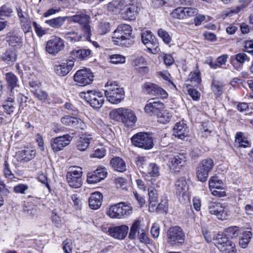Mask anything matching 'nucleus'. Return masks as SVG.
I'll return each mask as SVG.
<instances>
[{
  "label": "nucleus",
  "instance_id": "nucleus-10",
  "mask_svg": "<svg viewBox=\"0 0 253 253\" xmlns=\"http://www.w3.org/2000/svg\"><path fill=\"white\" fill-rule=\"evenodd\" d=\"M214 166L213 160L207 158L202 160L198 165L196 169L197 177L199 180L202 182L207 181L209 172Z\"/></svg>",
  "mask_w": 253,
  "mask_h": 253
},
{
  "label": "nucleus",
  "instance_id": "nucleus-7",
  "mask_svg": "<svg viewBox=\"0 0 253 253\" xmlns=\"http://www.w3.org/2000/svg\"><path fill=\"white\" fill-rule=\"evenodd\" d=\"M214 245L222 253H236L235 245L222 234L218 233L213 238Z\"/></svg>",
  "mask_w": 253,
  "mask_h": 253
},
{
  "label": "nucleus",
  "instance_id": "nucleus-64",
  "mask_svg": "<svg viewBox=\"0 0 253 253\" xmlns=\"http://www.w3.org/2000/svg\"><path fill=\"white\" fill-rule=\"evenodd\" d=\"M28 188V186L26 184H20L14 186L13 190L16 193H24L25 191Z\"/></svg>",
  "mask_w": 253,
  "mask_h": 253
},
{
  "label": "nucleus",
  "instance_id": "nucleus-22",
  "mask_svg": "<svg viewBox=\"0 0 253 253\" xmlns=\"http://www.w3.org/2000/svg\"><path fill=\"white\" fill-rule=\"evenodd\" d=\"M103 195L99 192H95L91 193L88 199V205L91 209L97 210L102 205Z\"/></svg>",
  "mask_w": 253,
  "mask_h": 253
},
{
  "label": "nucleus",
  "instance_id": "nucleus-11",
  "mask_svg": "<svg viewBox=\"0 0 253 253\" xmlns=\"http://www.w3.org/2000/svg\"><path fill=\"white\" fill-rule=\"evenodd\" d=\"M65 48V41L60 37L54 36L46 42L45 50L50 54L55 56Z\"/></svg>",
  "mask_w": 253,
  "mask_h": 253
},
{
  "label": "nucleus",
  "instance_id": "nucleus-27",
  "mask_svg": "<svg viewBox=\"0 0 253 253\" xmlns=\"http://www.w3.org/2000/svg\"><path fill=\"white\" fill-rule=\"evenodd\" d=\"M111 167L119 172H124L126 170V165L124 160L119 157H115L111 159L110 162Z\"/></svg>",
  "mask_w": 253,
  "mask_h": 253
},
{
  "label": "nucleus",
  "instance_id": "nucleus-49",
  "mask_svg": "<svg viewBox=\"0 0 253 253\" xmlns=\"http://www.w3.org/2000/svg\"><path fill=\"white\" fill-rule=\"evenodd\" d=\"M97 91L95 90H87L86 92L82 93V96L84 94V97L87 102L89 103L92 100L98 95Z\"/></svg>",
  "mask_w": 253,
  "mask_h": 253
},
{
  "label": "nucleus",
  "instance_id": "nucleus-19",
  "mask_svg": "<svg viewBox=\"0 0 253 253\" xmlns=\"http://www.w3.org/2000/svg\"><path fill=\"white\" fill-rule=\"evenodd\" d=\"M143 90L148 94L161 96L163 98H167L168 96L167 92L164 89L151 83H145L143 85Z\"/></svg>",
  "mask_w": 253,
  "mask_h": 253
},
{
  "label": "nucleus",
  "instance_id": "nucleus-38",
  "mask_svg": "<svg viewBox=\"0 0 253 253\" xmlns=\"http://www.w3.org/2000/svg\"><path fill=\"white\" fill-rule=\"evenodd\" d=\"M209 186L210 190L211 189H221V188H222V182L218 179L217 176H212L209 181Z\"/></svg>",
  "mask_w": 253,
  "mask_h": 253
},
{
  "label": "nucleus",
  "instance_id": "nucleus-36",
  "mask_svg": "<svg viewBox=\"0 0 253 253\" xmlns=\"http://www.w3.org/2000/svg\"><path fill=\"white\" fill-rule=\"evenodd\" d=\"M148 195L149 205L152 207H155L158 202V195L156 189L150 188L148 189Z\"/></svg>",
  "mask_w": 253,
  "mask_h": 253
},
{
  "label": "nucleus",
  "instance_id": "nucleus-2",
  "mask_svg": "<svg viewBox=\"0 0 253 253\" xmlns=\"http://www.w3.org/2000/svg\"><path fill=\"white\" fill-rule=\"evenodd\" d=\"M110 117L118 122H122L128 127L133 126L137 120L133 112L130 109L119 108L113 110L110 113Z\"/></svg>",
  "mask_w": 253,
  "mask_h": 253
},
{
  "label": "nucleus",
  "instance_id": "nucleus-18",
  "mask_svg": "<svg viewBox=\"0 0 253 253\" xmlns=\"http://www.w3.org/2000/svg\"><path fill=\"white\" fill-rule=\"evenodd\" d=\"M164 108V104L159 101H155L154 99L148 101L144 107L145 112L150 116L158 115Z\"/></svg>",
  "mask_w": 253,
  "mask_h": 253
},
{
  "label": "nucleus",
  "instance_id": "nucleus-60",
  "mask_svg": "<svg viewBox=\"0 0 253 253\" xmlns=\"http://www.w3.org/2000/svg\"><path fill=\"white\" fill-rule=\"evenodd\" d=\"M236 60L240 64H243L246 61H249V58L245 53H239L235 55Z\"/></svg>",
  "mask_w": 253,
  "mask_h": 253
},
{
  "label": "nucleus",
  "instance_id": "nucleus-30",
  "mask_svg": "<svg viewBox=\"0 0 253 253\" xmlns=\"http://www.w3.org/2000/svg\"><path fill=\"white\" fill-rule=\"evenodd\" d=\"M62 36L66 41L71 43L78 42L82 39V35L74 30L63 32L62 33Z\"/></svg>",
  "mask_w": 253,
  "mask_h": 253
},
{
  "label": "nucleus",
  "instance_id": "nucleus-52",
  "mask_svg": "<svg viewBox=\"0 0 253 253\" xmlns=\"http://www.w3.org/2000/svg\"><path fill=\"white\" fill-rule=\"evenodd\" d=\"M21 27L25 33L32 31L31 21L30 18L20 21Z\"/></svg>",
  "mask_w": 253,
  "mask_h": 253
},
{
  "label": "nucleus",
  "instance_id": "nucleus-1",
  "mask_svg": "<svg viewBox=\"0 0 253 253\" xmlns=\"http://www.w3.org/2000/svg\"><path fill=\"white\" fill-rule=\"evenodd\" d=\"M132 28L128 24L119 25L113 32L112 41L117 45L129 47L134 43Z\"/></svg>",
  "mask_w": 253,
  "mask_h": 253
},
{
  "label": "nucleus",
  "instance_id": "nucleus-21",
  "mask_svg": "<svg viewBox=\"0 0 253 253\" xmlns=\"http://www.w3.org/2000/svg\"><path fill=\"white\" fill-rule=\"evenodd\" d=\"M128 231V227L125 225L110 227L108 229V232L112 237L119 240L125 238Z\"/></svg>",
  "mask_w": 253,
  "mask_h": 253
},
{
  "label": "nucleus",
  "instance_id": "nucleus-14",
  "mask_svg": "<svg viewBox=\"0 0 253 253\" xmlns=\"http://www.w3.org/2000/svg\"><path fill=\"white\" fill-rule=\"evenodd\" d=\"M82 169L80 167L73 168L67 172V182L70 187L78 188L82 186Z\"/></svg>",
  "mask_w": 253,
  "mask_h": 253
},
{
  "label": "nucleus",
  "instance_id": "nucleus-9",
  "mask_svg": "<svg viewBox=\"0 0 253 253\" xmlns=\"http://www.w3.org/2000/svg\"><path fill=\"white\" fill-rule=\"evenodd\" d=\"M131 140L133 145L144 149H150L154 145L152 137L146 132L137 133L131 137Z\"/></svg>",
  "mask_w": 253,
  "mask_h": 253
},
{
  "label": "nucleus",
  "instance_id": "nucleus-47",
  "mask_svg": "<svg viewBox=\"0 0 253 253\" xmlns=\"http://www.w3.org/2000/svg\"><path fill=\"white\" fill-rule=\"evenodd\" d=\"M157 116H158V122L162 124L169 122L172 117L171 114L167 111H164L162 113L161 112V113Z\"/></svg>",
  "mask_w": 253,
  "mask_h": 253
},
{
  "label": "nucleus",
  "instance_id": "nucleus-54",
  "mask_svg": "<svg viewBox=\"0 0 253 253\" xmlns=\"http://www.w3.org/2000/svg\"><path fill=\"white\" fill-rule=\"evenodd\" d=\"M158 36L163 39V41L167 44L171 42V38L169 33L165 30L160 29L158 31Z\"/></svg>",
  "mask_w": 253,
  "mask_h": 253
},
{
  "label": "nucleus",
  "instance_id": "nucleus-58",
  "mask_svg": "<svg viewBox=\"0 0 253 253\" xmlns=\"http://www.w3.org/2000/svg\"><path fill=\"white\" fill-rule=\"evenodd\" d=\"M3 172L6 177L9 179H12L14 177V175L10 169L9 165L6 161H4L3 164Z\"/></svg>",
  "mask_w": 253,
  "mask_h": 253
},
{
  "label": "nucleus",
  "instance_id": "nucleus-34",
  "mask_svg": "<svg viewBox=\"0 0 253 253\" xmlns=\"http://www.w3.org/2000/svg\"><path fill=\"white\" fill-rule=\"evenodd\" d=\"M141 41L148 49H151L153 44V37L152 33L149 31H145L141 33Z\"/></svg>",
  "mask_w": 253,
  "mask_h": 253
},
{
  "label": "nucleus",
  "instance_id": "nucleus-61",
  "mask_svg": "<svg viewBox=\"0 0 253 253\" xmlns=\"http://www.w3.org/2000/svg\"><path fill=\"white\" fill-rule=\"evenodd\" d=\"M185 18L191 17L196 16L198 13L197 9L193 7H185Z\"/></svg>",
  "mask_w": 253,
  "mask_h": 253
},
{
  "label": "nucleus",
  "instance_id": "nucleus-50",
  "mask_svg": "<svg viewBox=\"0 0 253 253\" xmlns=\"http://www.w3.org/2000/svg\"><path fill=\"white\" fill-rule=\"evenodd\" d=\"M23 210L25 213L32 216L35 215L37 213V211L35 207L29 203H27L25 205Z\"/></svg>",
  "mask_w": 253,
  "mask_h": 253
},
{
  "label": "nucleus",
  "instance_id": "nucleus-23",
  "mask_svg": "<svg viewBox=\"0 0 253 253\" xmlns=\"http://www.w3.org/2000/svg\"><path fill=\"white\" fill-rule=\"evenodd\" d=\"M61 122L65 125L76 128H81V129H83L85 126L81 119L69 116H66L62 118Z\"/></svg>",
  "mask_w": 253,
  "mask_h": 253
},
{
  "label": "nucleus",
  "instance_id": "nucleus-13",
  "mask_svg": "<svg viewBox=\"0 0 253 253\" xmlns=\"http://www.w3.org/2000/svg\"><path fill=\"white\" fill-rule=\"evenodd\" d=\"M122 15L125 20L135 19L139 11L137 3L133 0H125Z\"/></svg>",
  "mask_w": 253,
  "mask_h": 253
},
{
  "label": "nucleus",
  "instance_id": "nucleus-25",
  "mask_svg": "<svg viewBox=\"0 0 253 253\" xmlns=\"http://www.w3.org/2000/svg\"><path fill=\"white\" fill-rule=\"evenodd\" d=\"M74 66L73 60H68L66 62H63L59 65H57L55 70L57 74L61 76L66 75Z\"/></svg>",
  "mask_w": 253,
  "mask_h": 253
},
{
  "label": "nucleus",
  "instance_id": "nucleus-57",
  "mask_svg": "<svg viewBox=\"0 0 253 253\" xmlns=\"http://www.w3.org/2000/svg\"><path fill=\"white\" fill-rule=\"evenodd\" d=\"M33 25L35 28V32L38 37H41L47 33L46 30L43 29L41 25L37 24L36 22H33Z\"/></svg>",
  "mask_w": 253,
  "mask_h": 253
},
{
  "label": "nucleus",
  "instance_id": "nucleus-12",
  "mask_svg": "<svg viewBox=\"0 0 253 253\" xmlns=\"http://www.w3.org/2000/svg\"><path fill=\"white\" fill-rule=\"evenodd\" d=\"M94 76L90 70L87 68L77 71L74 76L75 82L79 86L90 84L93 81Z\"/></svg>",
  "mask_w": 253,
  "mask_h": 253
},
{
  "label": "nucleus",
  "instance_id": "nucleus-35",
  "mask_svg": "<svg viewBox=\"0 0 253 253\" xmlns=\"http://www.w3.org/2000/svg\"><path fill=\"white\" fill-rule=\"evenodd\" d=\"M15 103L13 101V99L11 97H9L4 102L3 104V108L4 112L8 115L11 114L15 110Z\"/></svg>",
  "mask_w": 253,
  "mask_h": 253
},
{
  "label": "nucleus",
  "instance_id": "nucleus-16",
  "mask_svg": "<svg viewBox=\"0 0 253 253\" xmlns=\"http://www.w3.org/2000/svg\"><path fill=\"white\" fill-rule=\"evenodd\" d=\"M186 161V154L184 152L179 153L169 159V167L170 169L175 171H179L180 169L185 165Z\"/></svg>",
  "mask_w": 253,
  "mask_h": 253
},
{
  "label": "nucleus",
  "instance_id": "nucleus-24",
  "mask_svg": "<svg viewBox=\"0 0 253 253\" xmlns=\"http://www.w3.org/2000/svg\"><path fill=\"white\" fill-rule=\"evenodd\" d=\"M175 188L177 196H183L188 190V185L185 177L179 178L175 182Z\"/></svg>",
  "mask_w": 253,
  "mask_h": 253
},
{
  "label": "nucleus",
  "instance_id": "nucleus-42",
  "mask_svg": "<svg viewBox=\"0 0 253 253\" xmlns=\"http://www.w3.org/2000/svg\"><path fill=\"white\" fill-rule=\"evenodd\" d=\"M140 222L139 220H135L130 229L129 233V238L130 239H134L136 236V234L140 231Z\"/></svg>",
  "mask_w": 253,
  "mask_h": 253
},
{
  "label": "nucleus",
  "instance_id": "nucleus-31",
  "mask_svg": "<svg viewBox=\"0 0 253 253\" xmlns=\"http://www.w3.org/2000/svg\"><path fill=\"white\" fill-rule=\"evenodd\" d=\"M125 0H113L108 4V9L109 11L115 13L123 12Z\"/></svg>",
  "mask_w": 253,
  "mask_h": 253
},
{
  "label": "nucleus",
  "instance_id": "nucleus-62",
  "mask_svg": "<svg viewBox=\"0 0 253 253\" xmlns=\"http://www.w3.org/2000/svg\"><path fill=\"white\" fill-rule=\"evenodd\" d=\"M72 249V244L70 240L66 239L63 242V250L64 253H71Z\"/></svg>",
  "mask_w": 253,
  "mask_h": 253
},
{
  "label": "nucleus",
  "instance_id": "nucleus-39",
  "mask_svg": "<svg viewBox=\"0 0 253 253\" xmlns=\"http://www.w3.org/2000/svg\"><path fill=\"white\" fill-rule=\"evenodd\" d=\"M223 84L217 81L213 80L211 84V90L215 95L219 96L223 93Z\"/></svg>",
  "mask_w": 253,
  "mask_h": 253
},
{
  "label": "nucleus",
  "instance_id": "nucleus-53",
  "mask_svg": "<svg viewBox=\"0 0 253 253\" xmlns=\"http://www.w3.org/2000/svg\"><path fill=\"white\" fill-rule=\"evenodd\" d=\"M171 15L174 18L182 19L185 18L184 8L179 7L175 9L172 12Z\"/></svg>",
  "mask_w": 253,
  "mask_h": 253
},
{
  "label": "nucleus",
  "instance_id": "nucleus-63",
  "mask_svg": "<svg viewBox=\"0 0 253 253\" xmlns=\"http://www.w3.org/2000/svg\"><path fill=\"white\" fill-rule=\"evenodd\" d=\"M138 237L141 242L145 244L149 243V239L143 229H141L140 231L138 232Z\"/></svg>",
  "mask_w": 253,
  "mask_h": 253
},
{
  "label": "nucleus",
  "instance_id": "nucleus-48",
  "mask_svg": "<svg viewBox=\"0 0 253 253\" xmlns=\"http://www.w3.org/2000/svg\"><path fill=\"white\" fill-rule=\"evenodd\" d=\"M148 174L153 177H157L160 174L159 168L154 163H150L148 168Z\"/></svg>",
  "mask_w": 253,
  "mask_h": 253
},
{
  "label": "nucleus",
  "instance_id": "nucleus-15",
  "mask_svg": "<svg viewBox=\"0 0 253 253\" xmlns=\"http://www.w3.org/2000/svg\"><path fill=\"white\" fill-rule=\"evenodd\" d=\"M72 138L73 137L69 134H65L52 138L50 143L52 150L55 152L62 150L65 147L70 144Z\"/></svg>",
  "mask_w": 253,
  "mask_h": 253
},
{
  "label": "nucleus",
  "instance_id": "nucleus-55",
  "mask_svg": "<svg viewBox=\"0 0 253 253\" xmlns=\"http://www.w3.org/2000/svg\"><path fill=\"white\" fill-rule=\"evenodd\" d=\"M110 62L117 64L125 62V57L120 54H114L110 56Z\"/></svg>",
  "mask_w": 253,
  "mask_h": 253
},
{
  "label": "nucleus",
  "instance_id": "nucleus-51",
  "mask_svg": "<svg viewBox=\"0 0 253 253\" xmlns=\"http://www.w3.org/2000/svg\"><path fill=\"white\" fill-rule=\"evenodd\" d=\"M33 93L36 98L41 101H44L47 98V93L45 91L41 89L40 88H38L37 90H33Z\"/></svg>",
  "mask_w": 253,
  "mask_h": 253
},
{
  "label": "nucleus",
  "instance_id": "nucleus-4",
  "mask_svg": "<svg viewBox=\"0 0 253 253\" xmlns=\"http://www.w3.org/2000/svg\"><path fill=\"white\" fill-rule=\"evenodd\" d=\"M105 95L107 100L112 104H118L121 102L125 96L123 88L120 87L114 82L109 84L108 82L105 85Z\"/></svg>",
  "mask_w": 253,
  "mask_h": 253
},
{
  "label": "nucleus",
  "instance_id": "nucleus-40",
  "mask_svg": "<svg viewBox=\"0 0 253 253\" xmlns=\"http://www.w3.org/2000/svg\"><path fill=\"white\" fill-rule=\"evenodd\" d=\"M104 103V99L101 92H98V95L89 104L94 109H99Z\"/></svg>",
  "mask_w": 253,
  "mask_h": 253
},
{
  "label": "nucleus",
  "instance_id": "nucleus-43",
  "mask_svg": "<svg viewBox=\"0 0 253 253\" xmlns=\"http://www.w3.org/2000/svg\"><path fill=\"white\" fill-rule=\"evenodd\" d=\"M13 10L12 8L6 5H3L0 7V19H5L4 18L10 17Z\"/></svg>",
  "mask_w": 253,
  "mask_h": 253
},
{
  "label": "nucleus",
  "instance_id": "nucleus-26",
  "mask_svg": "<svg viewBox=\"0 0 253 253\" xmlns=\"http://www.w3.org/2000/svg\"><path fill=\"white\" fill-rule=\"evenodd\" d=\"M91 53L89 49H78L71 51L70 57L71 60H73L74 62L76 60L82 61L84 60Z\"/></svg>",
  "mask_w": 253,
  "mask_h": 253
},
{
  "label": "nucleus",
  "instance_id": "nucleus-28",
  "mask_svg": "<svg viewBox=\"0 0 253 253\" xmlns=\"http://www.w3.org/2000/svg\"><path fill=\"white\" fill-rule=\"evenodd\" d=\"M1 59L8 64H13L17 59L15 49L12 48L7 49L1 55Z\"/></svg>",
  "mask_w": 253,
  "mask_h": 253
},
{
  "label": "nucleus",
  "instance_id": "nucleus-5",
  "mask_svg": "<svg viewBox=\"0 0 253 253\" xmlns=\"http://www.w3.org/2000/svg\"><path fill=\"white\" fill-rule=\"evenodd\" d=\"M132 213V208L124 202L112 205L107 212V215L113 218H124Z\"/></svg>",
  "mask_w": 253,
  "mask_h": 253
},
{
  "label": "nucleus",
  "instance_id": "nucleus-8",
  "mask_svg": "<svg viewBox=\"0 0 253 253\" xmlns=\"http://www.w3.org/2000/svg\"><path fill=\"white\" fill-rule=\"evenodd\" d=\"M185 238V233L179 226L171 227L167 232V242L172 246L182 245L184 242Z\"/></svg>",
  "mask_w": 253,
  "mask_h": 253
},
{
  "label": "nucleus",
  "instance_id": "nucleus-37",
  "mask_svg": "<svg viewBox=\"0 0 253 253\" xmlns=\"http://www.w3.org/2000/svg\"><path fill=\"white\" fill-rule=\"evenodd\" d=\"M236 142L239 144V147L244 148L249 147L251 145L250 142L243 136V133L241 132H238L236 134Z\"/></svg>",
  "mask_w": 253,
  "mask_h": 253
},
{
  "label": "nucleus",
  "instance_id": "nucleus-6",
  "mask_svg": "<svg viewBox=\"0 0 253 253\" xmlns=\"http://www.w3.org/2000/svg\"><path fill=\"white\" fill-rule=\"evenodd\" d=\"M207 210L210 214L215 215L220 220H225L229 215V211L225 203L211 201L208 204Z\"/></svg>",
  "mask_w": 253,
  "mask_h": 253
},
{
  "label": "nucleus",
  "instance_id": "nucleus-45",
  "mask_svg": "<svg viewBox=\"0 0 253 253\" xmlns=\"http://www.w3.org/2000/svg\"><path fill=\"white\" fill-rule=\"evenodd\" d=\"M7 41L9 44L13 47L19 46L22 43L21 38L16 35H9L7 37Z\"/></svg>",
  "mask_w": 253,
  "mask_h": 253
},
{
  "label": "nucleus",
  "instance_id": "nucleus-44",
  "mask_svg": "<svg viewBox=\"0 0 253 253\" xmlns=\"http://www.w3.org/2000/svg\"><path fill=\"white\" fill-rule=\"evenodd\" d=\"M5 79L9 86L11 87V89L17 86L18 79L13 73H6L5 75Z\"/></svg>",
  "mask_w": 253,
  "mask_h": 253
},
{
  "label": "nucleus",
  "instance_id": "nucleus-33",
  "mask_svg": "<svg viewBox=\"0 0 253 253\" xmlns=\"http://www.w3.org/2000/svg\"><path fill=\"white\" fill-rule=\"evenodd\" d=\"M92 140L90 135H82L77 143V149L81 151H85L88 147Z\"/></svg>",
  "mask_w": 253,
  "mask_h": 253
},
{
  "label": "nucleus",
  "instance_id": "nucleus-41",
  "mask_svg": "<svg viewBox=\"0 0 253 253\" xmlns=\"http://www.w3.org/2000/svg\"><path fill=\"white\" fill-rule=\"evenodd\" d=\"M239 230L237 226H231L228 227L224 230V236H227L229 238H235L239 235Z\"/></svg>",
  "mask_w": 253,
  "mask_h": 253
},
{
  "label": "nucleus",
  "instance_id": "nucleus-29",
  "mask_svg": "<svg viewBox=\"0 0 253 253\" xmlns=\"http://www.w3.org/2000/svg\"><path fill=\"white\" fill-rule=\"evenodd\" d=\"M66 20H67V16H59L47 20L45 21V23L51 28L59 29L62 27Z\"/></svg>",
  "mask_w": 253,
  "mask_h": 253
},
{
  "label": "nucleus",
  "instance_id": "nucleus-20",
  "mask_svg": "<svg viewBox=\"0 0 253 253\" xmlns=\"http://www.w3.org/2000/svg\"><path fill=\"white\" fill-rule=\"evenodd\" d=\"M173 135L181 140H184L189 135L187 125L183 122L177 123L172 130Z\"/></svg>",
  "mask_w": 253,
  "mask_h": 253
},
{
  "label": "nucleus",
  "instance_id": "nucleus-46",
  "mask_svg": "<svg viewBox=\"0 0 253 253\" xmlns=\"http://www.w3.org/2000/svg\"><path fill=\"white\" fill-rule=\"evenodd\" d=\"M110 30V25L109 22H100L98 25V32L100 35L107 34Z\"/></svg>",
  "mask_w": 253,
  "mask_h": 253
},
{
  "label": "nucleus",
  "instance_id": "nucleus-17",
  "mask_svg": "<svg viewBox=\"0 0 253 253\" xmlns=\"http://www.w3.org/2000/svg\"><path fill=\"white\" fill-rule=\"evenodd\" d=\"M107 172L104 167H98L95 170L88 173L86 181L89 184H95L104 179Z\"/></svg>",
  "mask_w": 253,
  "mask_h": 253
},
{
  "label": "nucleus",
  "instance_id": "nucleus-32",
  "mask_svg": "<svg viewBox=\"0 0 253 253\" xmlns=\"http://www.w3.org/2000/svg\"><path fill=\"white\" fill-rule=\"evenodd\" d=\"M36 154L35 150L27 149L19 151L18 156L22 162H27L32 160L35 157Z\"/></svg>",
  "mask_w": 253,
  "mask_h": 253
},
{
  "label": "nucleus",
  "instance_id": "nucleus-59",
  "mask_svg": "<svg viewBox=\"0 0 253 253\" xmlns=\"http://www.w3.org/2000/svg\"><path fill=\"white\" fill-rule=\"evenodd\" d=\"M188 80L191 82H194L197 84H199L201 79L200 77L199 72H191L188 76Z\"/></svg>",
  "mask_w": 253,
  "mask_h": 253
},
{
  "label": "nucleus",
  "instance_id": "nucleus-56",
  "mask_svg": "<svg viewBox=\"0 0 253 253\" xmlns=\"http://www.w3.org/2000/svg\"><path fill=\"white\" fill-rule=\"evenodd\" d=\"M132 64L133 66L138 67L139 68L140 67L146 65L147 64L146 61L142 56H138L132 61Z\"/></svg>",
  "mask_w": 253,
  "mask_h": 253
},
{
  "label": "nucleus",
  "instance_id": "nucleus-3",
  "mask_svg": "<svg viewBox=\"0 0 253 253\" xmlns=\"http://www.w3.org/2000/svg\"><path fill=\"white\" fill-rule=\"evenodd\" d=\"M68 24H78L81 30L86 37V40L91 41L90 37L92 35L91 27L89 25L90 17L84 13L78 12L75 15L67 16Z\"/></svg>",
  "mask_w": 253,
  "mask_h": 253
}]
</instances>
